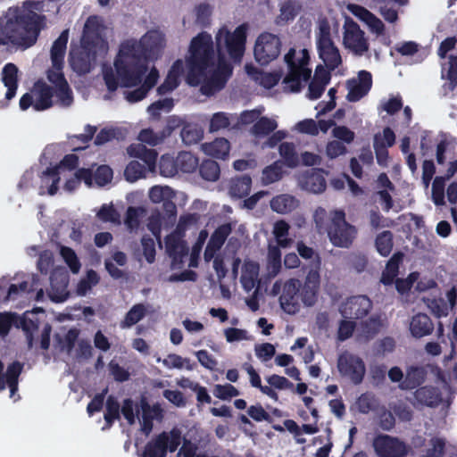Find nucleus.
Returning <instances> with one entry per match:
<instances>
[{"label": "nucleus", "instance_id": "1", "mask_svg": "<svg viewBox=\"0 0 457 457\" xmlns=\"http://www.w3.org/2000/svg\"><path fill=\"white\" fill-rule=\"evenodd\" d=\"M113 65L114 70L107 67L103 71L106 87L110 92H114L119 86L126 88L137 87L125 92V99L129 103H137L145 98L160 77L159 71L154 66L143 79L148 70L147 56L143 45L137 41L128 40L121 43Z\"/></svg>", "mask_w": 457, "mask_h": 457}, {"label": "nucleus", "instance_id": "2", "mask_svg": "<svg viewBox=\"0 0 457 457\" xmlns=\"http://www.w3.org/2000/svg\"><path fill=\"white\" fill-rule=\"evenodd\" d=\"M46 18L34 11L16 10L4 22H0V46L13 45L23 48L32 46L40 31L46 27Z\"/></svg>", "mask_w": 457, "mask_h": 457}, {"label": "nucleus", "instance_id": "3", "mask_svg": "<svg viewBox=\"0 0 457 457\" xmlns=\"http://www.w3.org/2000/svg\"><path fill=\"white\" fill-rule=\"evenodd\" d=\"M211 34L202 31L194 37L185 57L187 68L186 82L197 87L204 79L207 72L215 67L217 51Z\"/></svg>", "mask_w": 457, "mask_h": 457}, {"label": "nucleus", "instance_id": "4", "mask_svg": "<svg viewBox=\"0 0 457 457\" xmlns=\"http://www.w3.org/2000/svg\"><path fill=\"white\" fill-rule=\"evenodd\" d=\"M247 29L245 23L237 26L233 32L226 27L220 28L215 35L218 58L223 59L227 54L233 62H240L245 51Z\"/></svg>", "mask_w": 457, "mask_h": 457}, {"label": "nucleus", "instance_id": "5", "mask_svg": "<svg viewBox=\"0 0 457 457\" xmlns=\"http://www.w3.org/2000/svg\"><path fill=\"white\" fill-rule=\"evenodd\" d=\"M295 49L290 48L284 56L288 71L283 79L284 91L287 93H298L302 89V82L308 81L312 70L307 67L310 56L308 51L302 50V56L295 58Z\"/></svg>", "mask_w": 457, "mask_h": 457}, {"label": "nucleus", "instance_id": "6", "mask_svg": "<svg viewBox=\"0 0 457 457\" xmlns=\"http://www.w3.org/2000/svg\"><path fill=\"white\" fill-rule=\"evenodd\" d=\"M328 237L333 245L348 248L357 235V229L345 220L343 210H335L326 228Z\"/></svg>", "mask_w": 457, "mask_h": 457}, {"label": "nucleus", "instance_id": "7", "mask_svg": "<svg viewBox=\"0 0 457 457\" xmlns=\"http://www.w3.org/2000/svg\"><path fill=\"white\" fill-rule=\"evenodd\" d=\"M317 49L320 58L325 63L329 71H334L342 62L338 48L335 46L330 32V26L327 20H323L319 24L317 33Z\"/></svg>", "mask_w": 457, "mask_h": 457}, {"label": "nucleus", "instance_id": "8", "mask_svg": "<svg viewBox=\"0 0 457 457\" xmlns=\"http://www.w3.org/2000/svg\"><path fill=\"white\" fill-rule=\"evenodd\" d=\"M282 42L278 36L262 32L255 41L253 55L260 65H268L276 60L281 52Z\"/></svg>", "mask_w": 457, "mask_h": 457}, {"label": "nucleus", "instance_id": "9", "mask_svg": "<svg viewBox=\"0 0 457 457\" xmlns=\"http://www.w3.org/2000/svg\"><path fill=\"white\" fill-rule=\"evenodd\" d=\"M337 369L343 377L348 378L354 385L362 382L366 372L362 359L347 352L339 355Z\"/></svg>", "mask_w": 457, "mask_h": 457}, {"label": "nucleus", "instance_id": "10", "mask_svg": "<svg viewBox=\"0 0 457 457\" xmlns=\"http://www.w3.org/2000/svg\"><path fill=\"white\" fill-rule=\"evenodd\" d=\"M81 42L80 48L70 52L69 62L72 70L78 74L88 73L96 60L98 47L86 46Z\"/></svg>", "mask_w": 457, "mask_h": 457}, {"label": "nucleus", "instance_id": "11", "mask_svg": "<svg viewBox=\"0 0 457 457\" xmlns=\"http://www.w3.org/2000/svg\"><path fill=\"white\" fill-rule=\"evenodd\" d=\"M79 165V157L74 154H66L59 165L48 167L42 172L41 180L48 186V194L54 195L58 191L60 182V168L64 167L70 170H75Z\"/></svg>", "mask_w": 457, "mask_h": 457}, {"label": "nucleus", "instance_id": "12", "mask_svg": "<svg viewBox=\"0 0 457 457\" xmlns=\"http://www.w3.org/2000/svg\"><path fill=\"white\" fill-rule=\"evenodd\" d=\"M373 447L379 457H404L408 453L404 442L388 435L376 436Z\"/></svg>", "mask_w": 457, "mask_h": 457}, {"label": "nucleus", "instance_id": "13", "mask_svg": "<svg viewBox=\"0 0 457 457\" xmlns=\"http://www.w3.org/2000/svg\"><path fill=\"white\" fill-rule=\"evenodd\" d=\"M301 282L296 278L287 280L279 296L280 306L288 314H295L300 310L299 292Z\"/></svg>", "mask_w": 457, "mask_h": 457}, {"label": "nucleus", "instance_id": "14", "mask_svg": "<svg viewBox=\"0 0 457 457\" xmlns=\"http://www.w3.org/2000/svg\"><path fill=\"white\" fill-rule=\"evenodd\" d=\"M344 45L357 55H362L369 50V43L365 38V34L356 22L347 23L344 33Z\"/></svg>", "mask_w": 457, "mask_h": 457}, {"label": "nucleus", "instance_id": "15", "mask_svg": "<svg viewBox=\"0 0 457 457\" xmlns=\"http://www.w3.org/2000/svg\"><path fill=\"white\" fill-rule=\"evenodd\" d=\"M372 303L366 295H356L347 299L341 306L340 312L345 318L359 320L364 318L371 309Z\"/></svg>", "mask_w": 457, "mask_h": 457}, {"label": "nucleus", "instance_id": "16", "mask_svg": "<svg viewBox=\"0 0 457 457\" xmlns=\"http://www.w3.org/2000/svg\"><path fill=\"white\" fill-rule=\"evenodd\" d=\"M348 94L347 100L349 102H358L364 97L372 87V75L370 71H361L358 73L357 79L347 81Z\"/></svg>", "mask_w": 457, "mask_h": 457}, {"label": "nucleus", "instance_id": "17", "mask_svg": "<svg viewBox=\"0 0 457 457\" xmlns=\"http://www.w3.org/2000/svg\"><path fill=\"white\" fill-rule=\"evenodd\" d=\"M103 25L98 16L91 15L86 21L81 42L86 46L102 47L105 42L102 37Z\"/></svg>", "mask_w": 457, "mask_h": 457}, {"label": "nucleus", "instance_id": "18", "mask_svg": "<svg viewBox=\"0 0 457 457\" xmlns=\"http://www.w3.org/2000/svg\"><path fill=\"white\" fill-rule=\"evenodd\" d=\"M183 236L172 232L165 237L166 252L171 258L173 267L183 263V258L188 253V247L185 241L181 239Z\"/></svg>", "mask_w": 457, "mask_h": 457}, {"label": "nucleus", "instance_id": "19", "mask_svg": "<svg viewBox=\"0 0 457 457\" xmlns=\"http://www.w3.org/2000/svg\"><path fill=\"white\" fill-rule=\"evenodd\" d=\"M184 73V62L181 59L176 60L170 68L164 81L157 87L159 96H165L174 91L180 84V78Z\"/></svg>", "mask_w": 457, "mask_h": 457}, {"label": "nucleus", "instance_id": "20", "mask_svg": "<svg viewBox=\"0 0 457 457\" xmlns=\"http://www.w3.org/2000/svg\"><path fill=\"white\" fill-rule=\"evenodd\" d=\"M428 370L422 365H411L405 370L404 378L399 385L402 390L418 389L425 382Z\"/></svg>", "mask_w": 457, "mask_h": 457}, {"label": "nucleus", "instance_id": "21", "mask_svg": "<svg viewBox=\"0 0 457 457\" xmlns=\"http://www.w3.org/2000/svg\"><path fill=\"white\" fill-rule=\"evenodd\" d=\"M35 104L34 110L45 111L53 105V88L42 80H37L33 87Z\"/></svg>", "mask_w": 457, "mask_h": 457}, {"label": "nucleus", "instance_id": "22", "mask_svg": "<svg viewBox=\"0 0 457 457\" xmlns=\"http://www.w3.org/2000/svg\"><path fill=\"white\" fill-rule=\"evenodd\" d=\"M127 153L130 157L141 160L149 171H154L155 170L158 156L156 150L149 149L142 143H138L131 144L127 148Z\"/></svg>", "mask_w": 457, "mask_h": 457}, {"label": "nucleus", "instance_id": "23", "mask_svg": "<svg viewBox=\"0 0 457 457\" xmlns=\"http://www.w3.org/2000/svg\"><path fill=\"white\" fill-rule=\"evenodd\" d=\"M230 233L231 226L229 223L222 224L214 230L204 252L206 259L212 257L216 251L221 248Z\"/></svg>", "mask_w": 457, "mask_h": 457}, {"label": "nucleus", "instance_id": "24", "mask_svg": "<svg viewBox=\"0 0 457 457\" xmlns=\"http://www.w3.org/2000/svg\"><path fill=\"white\" fill-rule=\"evenodd\" d=\"M69 38V30H63L60 36L53 43L51 48L52 66L58 70H62L64 63V56Z\"/></svg>", "mask_w": 457, "mask_h": 457}, {"label": "nucleus", "instance_id": "25", "mask_svg": "<svg viewBox=\"0 0 457 457\" xmlns=\"http://www.w3.org/2000/svg\"><path fill=\"white\" fill-rule=\"evenodd\" d=\"M434 323L430 317L425 313H418L411 318L410 331L416 338H420L432 334Z\"/></svg>", "mask_w": 457, "mask_h": 457}, {"label": "nucleus", "instance_id": "26", "mask_svg": "<svg viewBox=\"0 0 457 457\" xmlns=\"http://www.w3.org/2000/svg\"><path fill=\"white\" fill-rule=\"evenodd\" d=\"M415 399L428 407L438 406L442 402V394L437 387L432 386H420L414 393Z\"/></svg>", "mask_w": 457, "mask_h": 457}, {"label": "nucleus", "instance_id": "27", "mask_svg": "<svg viewBox=\"0 0 457 457\" xmlns=\"http://www.w3.org/2000/svg\"><path fill=\"white\" fill-rule=\"evenodd\" d=\"M2 81L7 87L5 98L11 100L15 96L18 87V68L15 64L9 62L4 66Z\"/></svg>", "mask_w": 457, "mask_h": 457}, {"label": "nucleus", "instance_id": "28", "mask_svg": "<svg viewBox=\"0 0 457 457\" xmlns=\"http://www.w3.org/2000/svg\"><path fill=\"white\" fill-rule=\"evenodd\" d=\"M167 443L168 433L162 432L146 444L143 457H166Z\"/></svg>", "mask_w": 457, "mask_h": 457}, {"label": "nucleus", "instance_id": "29", "mask_svg": "<svg viewBox=\"0 0 457 457\" xmlns=\"http://www.w3.org/2000/svg\"><path fill=\"white\" fill-rule=\"evenodd\" d=\"M403 258L401 252L395 253L387 261L385 270L382 271L380 282L385 286H391L395 283L399 273V265Z\"/></svg>", "mask_w": 457, "mask_h": 457}, {"label": "nucleus", "instance_id": "30", "mask_svg": "<svg viewBox=\"0 0 457 457\" xmlns=\"http://www.w3.org/2000/svg\"><path fill=\"white\" fill-rule=\"evenodd\" d=\"M204 151L210 156L225 160L230 151V143L224 137H219L212 142L204 145Z\"/></svg>", "mask_w": 457, "mask_h": 457}, {"label": "nucleus", "instance_id": "31", "mask_svg": "<svg viewBox=\"0 0 457 457\" xmlns=\"http://www.w3.org/2000/svg\"><path fill=\"white\" fill-rule=\"evenodd\" d=\"M214 68L215 67L207 72L204 79H203L200 84L202 85L201 90L204 94L209 95L214 93L215 91L220 90L225 87L227 83V80L224 79V77L222 78L219 73H217V71H214Z\"/></svg>", "mask_w": 457, "mask_h": 457}, {"label": "nucleus", "instance_id": "32", "mask_svg": "<svg viewBox=\"0 0 457 457\" xmlns=\"http://www.w3.org/2000/svg\"><path fill=\"white\" fill-rule=\"evenodd\" d=\"M267 276L273 278L281 270V251L279 245H269L267 254Z\"/></svg>", "mask_w": 457, "mask_h": 457}, {"label": "nucleus", "instance_id": "33", "mask_svg": "<svg viewBox=\"0 0 457 457\" xmlns=\"http://www.w3.org/2000/svg\"><path fill=\"white\" fill-rule=\"evenodd\" d=\"M297 205L298 201L290 195H279L273 197L270 201L271 209L281 214L291 212Z\"/></svg>", "mask_w": 457, "mask_h": 457}, {"label": "nucleus", "instance_id": "34", "mask_svg": "<svg viewBox=\"0 0 457 457\" xmlns=\"http://www.w3.org/2000/svg\"><path fill=\"white\" fill-rule=\"evenodd\" d=\"M251 187V177L248 175H243L231 180L229 193L233 197L243 198L249 195Z\"/></svg>", "mask_w": 457, "mask_h": 457}, {"label": "nucleus", "instance_id": "35", "mask_svg": "<svg viewBox=\"0 0 457 457\" xmlns=\"http://www.w3.org/2000/svg\"><path fill=\"white\" fill-rule=\"evenodd\" d=\"M203 136V129L194 123H185L180 131L182 142L187 145L197 144Z\"/></svg>", "mask_w": 457, "mask_h": 457}, {"label": "nucleus", "instance_id": "36", "mask_svg": "<svg viewBox=\"0 0 457 457\" xmlns=\"http://www.w3.org/2000/svg\"><path fill=\"white\" fill-rule=\"evenodd\" d=\"M279 154L283 162L288 168H295L299 165V156L295 145L292 142H283L278 146Z\"/></svg>", "mask_w": 457, "mask_h": 457}, {"label": "nucleus", "instance_id": "37", "mask_svg": "<svg viewBox=\"0 0 457 457\" xmlns=\"http://www.w3.org/2000/svg\"><path fill=\"white\" fill-rule=\"evenodd\" d=\"M147 310L144 303L134 304L126 313L124 319L120 322L121 328H131L140 321L145 315Z\"/></svg>", "mask_w": 457, "mask_h": 457}, {"label": "nucleus", "instance_id": "38", "mask_svg": "<svg viewBox=\"0 0 457 457\" xmlns=\"http://www.w3.org/2000/svg\"><path fill=\"white\" fill-rule=\"evenodd\" d=\"M303 183L306 190L315 194L322 193L327 187L326 179L320 172L306 174L303 178Z\"/></svg>", "mask_w": 457, "mask_h": 457}, {"label": "nucleus", "instance_id": "39", "mask_svg": "<svg viewBox=\"0 0 457 457\" xmlns=\"http://www.w3.org/2000/svg\"><path fill=\"white\" fill-rule=\"evenodd\" d=\"M394 235L390 230H385L376 237L375 246L382 256H388L394 245Z\"/></svg>", "mask_w": 457, "mask_h": 457}, {"label": "nucleus", "instance_id": "40", "mask_svg": "<svg viewBox=\"0 0 457 457\" xmlns=\"http://www.w3.org/2000/svg\"><path fill=\"white\" fill-rule=\"evenodd\" d=\"M176 165L181 171L191 173L199 165L198 158L190 152H180L177 156Z\"/></svg>", "mask_w": 457, "mask_h": 457}, {"label": "nucleus", "instance_id": "41", "mask_svg": "<svg viewBox=\"0 0 457 457\" xmlns=\"http://www.w3.org/2000/svg\"><path fill=\"white\" fill-rule=\"evenodd\" d=\"M120 417V405L113 395H109L106 400L105 412L104 415L106 426L112 427L115 420Z\"/></svg>", "mask_w": 457, "mask_h": 457}, {"label": "nucleus", "instance_id": "42", "mask_svg": "<svg viewBox=\"0 0 457 457\" xmlns=\"http://www.w3.org/2000/svg\"><path fill=\"white\" fill-rule=\"evenodd\" d=\"M277 127L278 124L275 120L268 117H261L255 121L251 131L255 137H264L273 132Z\"/></svg>", "mask_w": 457, "mask_h": 457}, {"label": "nucleus", "instance_id": "43", "mask_svg": "<svg viewBox=\"0 0 457 457\" xmlns=\"http://www.w3.org/2000/svg\"><path fill=\"white\" fill-rule=\"evenodd\" d=\"M199 166V173L201 177L208 181H216L220 173V166L213 160H204Z\"/></svg>", "mask_w": 457, "mask_h": 457}, {"label": "nucleus", "instance_id": "44", "mask_svg": "<svg viewBox=\"0 0 457 457\" xmlns=\"http://www.w3.org/2000/svg\"><path fill=\"white\" fill-rule=\"evenodd\" d=\"M147 171L149 170L144 164L138 161H131L125 168L124 176L128 181L134 182L144 178Z\"/></svg>", "mask_w": 457, "mask_h": 457}, {"label": "nucleus", "instance_id": "45", "mask_svg": "<svg viewBox=\"0 0 457 457\" xmlns=\"http://www.w3.org/2000/svg\"><path fill=\"white\" fill-rule=\"evenodd\" d=\"M283 170L282 166L278 163V162H275L274 163L265 167L262 170V182L265 185H269L274 182L278 181L282 179Z\"/></svg>", "mask_w": 457, "mask_h": 457}, {"label": "nucleus", "instance_id": "46", "mask_svg": "<svg viewBox=\"0 0 457 457\" xmlns=\"http://www.w3.org/2000/svg\"><path fill=\"white\" fill-rule=\"evenodd\" d=\"M245 270L241 277L244 287L251 288L254 285V280L258 276L259 265L254 262H246L245 263Z\"/></svg>", "mask_w": 457, "mask_h": 457}, {"label": "nucleus", "instance_id": "47", "mask_svg": "<svg viewBox=\"0 0 457 457\" xmlns=\"http://www.w3.org/2000/svg\"><path fill=\"white\" fill-rule=\"evenodd\" d=\"M289 225L285 220H278L274 224L273 234L277 239L278 245L281 247H287L291 239L286 238L288 235Z\"/></svg>", "mask_w": 457, "mask_h": 457}, {"label": "nucleus", "instance_id": "48", "mask_svg": "<svg viewBox=\"0 0 457 457\" xmlns=\"http://www.w3.org/2000/svg\"><path fill=\"white\" fill-rule=\"evenodd\" d=\"M173 107L174 101L172 98H163L151 104L148 107V112L152 117L158 119L162 111L169 112Z\"/></svg>", "mask_w": 457, "mask_h": 457}, {"label": "nucleus", "instance_id": "49", "mask_svg": "<svg viewBox=\"0 0 457 457\" xmlns=\"http://www.w3.org/2000/svg\"><path fill=\"white\" fill-rule=\"evenodd\" d=\"M60 253L72 273H78L81 264L75 251L71 247L62 246Z\"/></svg>", "mask_w": 457, "mask_h": 457}, {"label": "nucleus", "instance_id": "50", "mask_svg": "<svg viewBox=\"0 0 457 457\" xmlns=\"http://www.w3.org/2000/svg\"><path fill=\"white\" fill-rule=\"evenodd\" d=\"M165 137L162 131L156 133L152 129H144L138 134V140L149 145L155 146L162 144Z\"/></svg>", "mask_w": 457, "mask_h": 457}, {"label": "nucleus", "instance_id": "51", "mask_svg": "<svg viewBox=\"0 0 457 457\" xmlns=\"http://www.w3.org/2000/svg\"><path fill=\"white\" fill-rule=\"evenodd\" d=\"M445 179L442 176H437L435 178L434 182L432 184V199L436 205H444L445 202Z\"/></svg>", "mask_w": 457, "mask_h": 457}, {"label": "nucleus", "instance_id": "52", "mask_svg": "<svg viewBox=\"0 0 457 457\" xmlns=\"http://www.w3.org/2000/svg\"><path fill=\"white\" fill-rule=\"evenodd\" d=\"M321 265V259L320 255H315V263L312 265V268L309 270L306 275L303 285L310 286L312 287L320 288V269Z\"/></svg>", "mask_w": 457, "mask_h": 457}, {"label": "nucleus", "instance_id": "53", "mask_svg": "<svg viewBox=\"0 0 457 457\" xmlns=\"http://www.w3.org/2000/svg\"><path fill=\"white\" fill-rule=\"evenodd\" d=\"M213 395L220 400H228L232 397L238 396L240 392L233 385L226 383L224 385L217 384L213 388Z\"/></svg>", "mask_w": 457, "mask_h": 457}, {"label": "nucleus", "instance_id": "54", "mask_svg": "<svg viewBox=\"0 0 457 457\" xmlns=\"http://www.w3.org/2000/svg\"><path fill=\"white\" fill-rule=\"evenodd\" d=\"M427 305L437 318L446 317L449 314V306L446 301L441 297L428 299Z\"/></svg>", "mask_w": 457, "mask_h": 457}, {"label": "nucleus", "instance_id": "55", "mask_svg": "<svg viewBox=\"0 0 457 457\" xmlns=\"http://www.w3.org/2000/svg\"><path fill=\"white\" fill-rule=\"evenodd\" d=\"M318 291L319 288H313L310 286L301 285L299 292V300L301 299L304 306H313L317 302Z\"/></svg>", "mask_w": 457, "mask_h": 457}, {"label": "nucleus", "instance_id": "56", "mask_svg": "<svg viewBox=\"0 0 457 457\" xmlns=\"http://www.w3.org/2000/svg\"><path fill=\"white\" fill-rule=\"evenodd\" d=\"M198 220L199 215L197 213H187L181 215L174 232L180 236H185V232L187 230V228L190 226L196 224Z\"/></svg>", "mask_w": 457, "mask_h": 457}, {"label": "nucleus", "instance_id": "57", "mask_svg": "<svg viewBox=\"0 0 457 457\" xmlns=\"http://www.w3.org/2000/svg\"><path fill=\"white\" fill-rule=\"evenodd\" d=\"M97 217L104 222L120 223V215L112 205L104 204L98 211Z\"/></svg>", "mask_w": 457, "mask_h": 457}, {"label": "nucleus", "instance_id": "58", "mask_svg": "<svg viewBox=\"0 0 457 457\" xmlns=\"http://www.w3.org/2000/svg\"><path fill=\"white\" fill-rule=\"evenodd\" d=\"M140 409L143 420H154L155 417L162 413V409L159 405L151 406L145 397L140 400Z\"/></svg>", "mask_w": 457, "mask_h": 457}, {"label": "nucleus", "instance_id": "59", "mask_svg": "<svg viewBox=\"0 0 457 457\" xmlns=\"http://www.w3.org/2000/svg\"><path fill=\"white\" fill-rule=\"evenodd\" d=\"M429 443L431 447L428 448L421 457H442L445 449V440L439 437H433Z\"/></svg>", "mask_w": 457, "mask_h": 457}, {"label": "nucleus", "instance_id": "60", "mask_svg": "<svg viewBox=\"0 0 457 457\" xmlns=\"http://www.w3.org/2000/svg\"><path fill=\"white\" fill-rule=\"evenodd\" d=\"M120 412L129 425H133L136 422V417L139 413V409L137 408L136 413L134 412V402L130 398H126L122 402Z\"/></svg>", "mask_w": 457, "mask_h": 457}, {"label": "nucleus", "instance_id": "61", "mask_svg": "<svg viewBox=\"0 0 457 457\" xmlns=\"http://www.w3.org/2000/svg\"><path fill=\"white\" fill-rule=\"evenodd\" d=\"M94 179L96 183L100 186H105L113 177L112 170L108 165H100L95 171Z\"/></svg>", "mask_w": 457, "mask_h": 457}, {"label": "nucleus", "instance_id": "62", "mask_svg": "<svg viewBox=\"0 0 457 457\" xmlns=\"http://www.w3.org/2000/svg\"><path fill=\"white\" fill-rule=\"evenodd\" d=\"M247 414L256 422L267 421L269 423H271L273 420L271 416L264 410V408L260 403L251 405L247 409Z\"/></svg>", "mask_w": 457, "mask_h": 457}, {"label": "nucleus", "instance_id": "63", "mask_svg": "<svg viewBox=\"0 0 457 457\" xmlns=\"http://www.w3.org/2000/svg\"><path fill=\"white\" fill-rule=\"evenodd\" d=\"M109 370L111 375L113 377L116 382L123 383L125 381H128L130 378L129 370L121 367L119 363L115 362L114 361H110Z\"/></svg>", "mask_w": 457, "mask_h": 457}, {"label": "nucleus", "instance_id": "64", "mask_svg": "<svg viewBox=\"0 0 457 457\" xmlns=\"http://www.w3.org/2000/svg\"><path fill=\"white\" fill-rule=\"evenodd\" d=\"M443 71H446V79L455 87L457 86V55L450 54L448 56L447 68L443 66Z\"/></svg>", "mask_w": 457, "mask_h": 457}]
</instances>
